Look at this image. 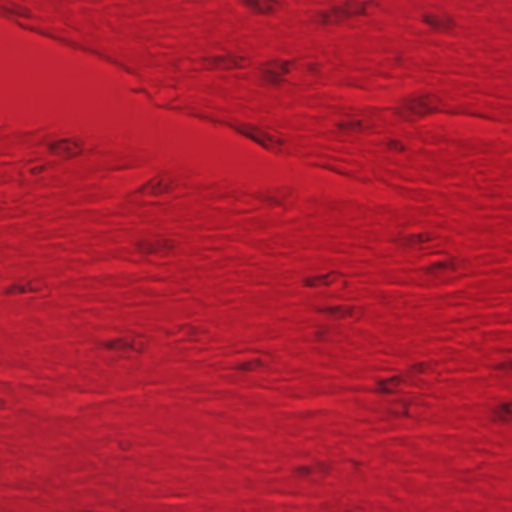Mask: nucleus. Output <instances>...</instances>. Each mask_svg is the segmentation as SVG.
Returning a JSON list of instances; mask_svg holds the SVG:
<instances>
[{
    "instance_id": "f257e3e1",
    "label": "nucleus",
    "mask_w": 512,
    "mask_h": 512,
    "mask_svg": "<svg viewBox=\"0 0 512 512\" xmlns=\"http://www.w3.org/2000/svg\"><path fill=\"white\" fill-rule=\"evenodd\" d=\"M236 130L242 135L252 139L262 147L272 151H279L283 144L282 139L274 138L265 131L254 126L238 127Z\"/></svg>"
},
{
    "instance_id": "f03ea898",
    "label": "nucleus",
    "mask_w": 512,
    "mask_h": 512,
    "mask_svg": "<svg viewBox=\"0 0 512 512\" xmlns=\"http://www.w3.org/2000/svg\"><path fill=\"white\" fill-rule=\"evenodd\" d=\"M365 3L352 1L346 7H336L331 13L323 12L320 14V20L323 23H333L339 21L352 13H364Z\"/></svg>"
},
{
    "instance_id": "7ed1b4c3",
    "label": "nucleus",
    "mask_w": 512,
    "mask_h": 512,
    "mask_svg": "<svg viewBox=\"0 0 512 512\" xmlns=\"http://www.w3.org/2000/svg\"><path fill=\"white\" fill-rule=\"evenodd\" d=\"M432 110V101L427 97H418L415 99L407 100L397 113L407 118L409 113L422 114Z\"/></svg>"
},
{
    "instance_id": "20e7f679",
    "label": "nucleus",
    "mask_w": 512,
    "mask_h": 512,
    "mask_svg": "<svg viewBox=\"0 0 512 512\" xmlns=\"http://www.w3.org/2000/svg\"><path fill=\"white\" fill-rule=\"evenodd\" d=\"M289 62H273L265 65L261 69L262 77L269 83H277L279 81V74L288 71Z\"/></svg>"
},
{
    "instance_id": "39448f33",
    "label": "nucleus",
    "mask_w": 512,
    "mask_h": 512,
    "mask_svg": "<svg viewBox=\"0 0 512 512\" xmlns=\"http://www.w3.org/2000/svg\"><path fill=\"white\" fill-rule=\"evenodd\" d=\"M51 152L58 154V155H64V156H73L77 152L73 150L74 148L78 147V143L74 142L73 144L70 143L67 140H62L55 143H49L48 145Z\"/></svg>"
},
{
    "instance_id": "423d86ee",
    "label": "nucleus",
    "mask_w": 512,
    "mask_h": 512,
    "mask_svg": "<svg viewBox=\"0 0 512 512\" xmlns=\"http://www.w3.org/2000/svg\"><path fill=\"white\" fill-rule=\"evenodd\" d=\"M207 61L209 62L210 66L218 67V68H231L239 66L238 64V58L236 56L230 55V56H217V57H211L207 58Z\"/></svg>"
},
{
    "instance_id": "0eeeda50",
    "label": "nucleus",
    "mask_w": 512,
    "mask_h": 512,
    "mask_svg": "<svg viewBox=\"0 0 512 512\" xmlns=\"http://www.w3.org/2000/svg\"><path fill=\"white\" fill-rule=\"evenodd\" d=\"M423 21L438 30H448L452 23L451 18L448 16L434 17L425 15Z\"/></svg>"
},
{
    "instance_id": "6e6552de",
    "label": "nucleus",
    "mask_w": 512,
    "mask_h": 512,
    "mask_svg": "<svg viewBox=\"0 0 512 512\" xmlns=\"http://www.w3.org/2000/svg\"><path fill=\"white\" fill-rule=\"evenodd\" d=\"M245 5L259 13H267L272 10L274 0H241Z\"/></svg>"
},
{
    "instance_id": "1a4fd4ad",
    "label": "nucleus",
    "mask_w": 512,
    "mask_h": 512,
    "mask_svg": "<svg viewBox=\"0 0 512 512\" xmlns=\"http://www.w3.org/2000/svg\"><path fill=\"white\" fill-rule=\"evenodd\" d=\"M3 10H4V13L7 16L17 15V16H20V17L28 18V19H34L35 18V16L31 13L30 10H28L25 7H21V6L15 5V4H13L11 7L10 6H4Z\"/></svg>"
},
{
    "instance_id": "9d476101",
    "label": "nucleus",
    "mask_w": 512,
    "mask_h": 512,
    "mask_svg": "<svg viewBox=\"0 0 512 512\" xmlns=\"http://www.w3.org/2000/svg\"><path fill=\"white\" fill-rule=\"evenodd\" d=\"M104 345L106 348H109V349H123V348L129 347L136 351L139 350V346H140V344H138L137 342H131L128 340L108 341Z\"/></svg>"
},
{
    "instance_id": "9b49d317",
    "label": "nucleus",
    "mask_w": 512,
    "mask_h": 512,
    "mask_svg": "<svg viewBox=\"0 0 512 512\" xmlns=\"http://www.w3.org/2000/svg\"><path fill=\"white\" fill-rule=\"evenodd\" d=\"M495 416L501 420H508L512 418V403L501 404L495 411Z\"/></svg>"
},
{
    "instance_id": "f8f14e48",
    "label": "nucleus",
    "mask_w": 512,
    "mask_h": 512,
    "mask_svg": "<svg viewBox=\"0 0 512 512\" xmlns=\"http://www.w3.org/2000/svg\"><path fill=\"white\" fill-rule=\"evenodd\" d=\"M329 278V275H321L314 278H307L305 279V284L310 287L317 286L320 284L328 285L331 282Z\"/></svg>"
},
{
    "instance_id": "ddd939ff",
    "label": "nucleus",
    "mask_w": 512,
    "mask_h": 512,
    "mask_svg": "<svg viewBox=\"0 0 512 512\" xmlns=\"http://www.w3.org/2000/svg\"><path fill=\"white\" fill-rule=\"evenodd\" d=\"M168 186L169 183L164 180H153L149 185V189L151 193H160L166 191Z\"/></svg>"
},
{
    "instance_id": "4468645a",
    "label": "nucleus",
    "mask_w": 512,
    "mask_h": 512,
    "mask_svg": "<svg viewBox=\"0 0 512 512\" xmlns=\"http://www.w3.org/2000/svg\"><path fill=\"white\" fill-rule=\"evenodd\" d=\"M432 236L430 234H419L406 239V243L411 246H416L430 240Z\"/></svg>"
},
{
    "instance_id": "2eb2a0df",
    "label": "nucleus",
    "mask_w": 512,
    "mask_h": 512,
    "mask_svg": "<svg viewBox=\"0 0 512 512\" xmlns=\"http://www.w3.org/2000/svg\"><path fill=\"white\" fill-rule=\"evenodd\" d=\"M399 382V379L394 377V378H391L385 382H381L380 383V390L382 392H392L394 390V388L396 387V385L398 384Z\"/></svg>"
},
{
    "instance_id": "dca6fc26",
    "label": "nucleus",
    "mask_w": 512,
    "mask_h": 512,
    "mask_svg": "<svg viewBox=\"0 0 512 512\" xmlns=\"http://www.w3.org/2000/svg\"><path fill=\"white\" fill-rule=\"evenodd\" d=\"M339 127L343 131L355 130L361 127V123L358 120H348L340 123Z\"/></svg>"
},
{
    "instance_id": "f3484780",
    "label": "nucleus",
    "mask_w": 512,
    "mask_h": 512,
    "mask_svg": "<svg viewBox=\"0 0 512 512\" xmlns=\"http://www.w3.org/2000/svg\"><path fill=\"white\" fill-rule=\"evenodd\" d=\"M159 245L160 243L156 245L151 242H145L140 245V250L144 253H154L158 250Z\"/></svg>"
},
{
    "instance_id": "a211bd4d",
    "label": "nucleus",
    "mask_w": 512,
    "mask_h": 512,
    "mask_svg": "<svg viewBox=\"0 0 512 512\" xmlns=\"http://www.w3.org/2000/svg\"><path fill=\"white\" fill-rule=\"evenodd\" d=\"M284 196V193L281 192L280 193V196H274V195H267V194H264L261 196V199L263 201H266V202H269L271 204H276V205H281V201H280V197Z\"/></svg>"
},
{
    "instance_id": "6ab92c4d",
    "label": "nucleus",
    "mask_w": 512,
    "mask_h": 512,
    "mask_svg": "<svg viewBox=\"0 0 512 512\" xmlns=\"http://www.w3.org/2000/svg\"><path fill=\"white\" fill-rule=\"evenodd\" d=\"M28 290H29V291H35V288H34L33 286H30L29 288H27V287H26V286H24V285H17V286H12V287L8 288V289L6 290V293H11V292H13V291H18V292H20V293H24V292H26V291H28Z\"/></svg>"
},
{
    "instance_id": "aec40b11",
    "label": "nucleus",
    "mask_w": 512,
    "mask_h": 512,
    "mask_svg": "<svg viewBox=\"0 0 512 512\" xmlns=\"http://www.w3.org/2000/svg\"><path fill=\"white\" fill-rule=\"evenodd\" d=\"M448 268L455 270L456 266L454 263H438L435 267H433V271L437 273L439 270H444Z\"/></svg>"
},
{
    "instance_id": "412c9836",
    "label": "nucleus",
    "mask_w": 512,
    "mask_h": 512,
    "mask_svg": "<svg viewBox=\"0 0 512 512\" xmlns=\"http://www.w3.org/2000/svg\"><path fill=\"white\" fill-rule=\"evenodd\" d=\"M390 147L393 148V149H401L402 147L400 146L399 143L395 142V141H392L390 144Z\"/></svg>"
},
{
    "instance_id": "4be33fe9",
    "label": "nucleus",
    "mask_w": 512,
    "mask_h": 512,
    "mask_svg": "<svg viewBox=\"0 0 512 512\" xmlns=\"http://www.w3.org/2000/svg\"><path fill=\"white\" fill-rule=\"evenodd\" d=\"M507 368H510L512 369V360H510L509 362H507L506 366Z\"/></svg>"
},
{
    "instance_id": "5701e85b",
    "label": "nucleus",
    "mask_w": 512,
    "mask_h": 512,
    "mask_svg": "<svg viewBox=\"0 0 512 512\" xmlns=\"http://www.w3.org/2000/svg\"><path fill=\"white\" fill-rule=\"evenodd\" d=\"M250 365L249 363H246L244 366H243V369H249L250 368Z\"/></svg>"
},
{
    "instance_id": "b1692460",
    "label": "nucleus",
    "mask_w": 512,
    "mask_h": 512,
    "mask_svg": "<svg viewBox=\"0 0 512 512\" xmlns=\"http://www.w3.org/2000/svg\"><path fill=\"white\" fill-rule=\"evenodd\" d=\"M301 471L306 473V472H308V468L303 467V468L301 469Z\"/></svg>"
},
{
    "instance_id": "393cba45",
    "label": "nucleus",
    "mask_w": 512,
    "mask_h": 512,
    "mask_svg": "<svg viewBox=\"0 0 512 512\" xmlns=\"http://www.w3.org/2000/svg\"><path fill=\"white\" fill-rule=\"evenodd\" d=\"M162 244H163L164 246H168V242H167V241H163V242H162Z\"/></svg>"
},
{
    "instance_id": "a878e982",
    "label": "nucleus",
    "mask_w": 512,
    "mask_h": 512,
    "mask_svg": "<svg viewBox=\"0 0 512 512\" xmlns=\"http://www.w3.org/2000/svg\"><path fill=\"white\" fill-rule=\"evenodd\" d=\"M419 371H422V365H419V368H417Z\"/></svg>"
}]
</instances>
